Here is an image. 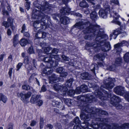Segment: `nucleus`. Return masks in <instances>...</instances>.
Segmentation results:
<instances>
[{
	"label": "nucleus",
	"instance_id": "nucleus-1",
	"mask_svg": "<svg viewBox=\"0 0 129 129\" xmlns=\"http://www.w3.org/2000/svg\"><path fill=\"white\" fill-rule=\"evenodd\" d=\"M37 1L38 4H36L35 6L39 10L35 11L33 14L32 17L37 19H39V17H42L41 19L42 25L48 26L51 24L50 17L44 12L48 13L52 7L45 0H37Z\"/></svg>",
	"mask_w": 129,
	"mask_h": 129
},
{
	"label": "nucleus",
	"instance_id": "nucleus-2",
	"mask_svg": "<svg viewBox=\"0 0 129 129\" xmlns=\"http://www.w3.org/2000/svg\"><path fill=\"white\" fill-rule=\"evenodd\" d=\"M94 98V97L93 95L89 94L81 96L79 98L80 100H82L81 104H84L83 106L81 105L82 107V110L89 113L84 115H83L82 114H81L80 117L82 119L87 121L90 120L91 117V113L92 114H102L105 115L108 114L107 112L104 110L96 108L95 107H92L88 105L85 104V102L91 103Z\"/></svg>",
	"mask_w": 129,
	"mask_h": 129
},
{
	"label": "nucleus",
	"instance_id": "nucleus-3",
	"mask_svg": "<svg viewBox=\"0 0 129 129\" xmlns=\"http://www.w3.org/2000/svg\"><path fill=\"white\" fill-rule=\"evenodd\" d=\"M88 25H89V26L86 28L83 31L84 34H87L84 36V39L86 40H90L93 39L94 36L96 37V39L98 35H95L94 33L95 31L98 32V35H100L101 33L100 31L101 29H100L99 25L91 24L89 22L86 21L84 22L82 21L77 23L73 26L79 29H82L84 28V26Z\"/></svg>",
	"mask_w": 129,
	"mask_h": 129
},
{
	"label": "nucleus",
	"instance_id": "nucleus-4",
	"mask_svg": "<svg viewBox=\"0 0 129 129\" xmlns=\"http://www.w3.org/2000/svg\"><path fill=\"white\" fill-rule=\"evenodd\" d=\"M95 31V35H98V32ZM101 33L98 35V37L95 39L96 42L91 45L97 50L101 48L102 50L106 52L109 50L111 48L109 42H106V40L108 39V36L104 33L103 29H101L100 31Z\"/></svg>",
	"mask_w": 129,
	"mask_h": 129
},
{
	"label": "nucleus",
	"instance_id": "nucleus-5",
	"mask_svg": "<svg viewBox=\"0 0 129 129\" xmlns=\"http://www.w3.org/2000/svg\"><path fill=\"white\" fill-rule=\"evenodd\" d=\"M115 82L114 78L109 77L106 79L105 82H104V84L101 85L100 88V90L99 89V87L96 85L93 88V89L95 90L94 95L97 97L99 98L101 100H105L104 95L102 92V91L105 94V96L108 98H110L111 96V94L109 93L103 88H104L109 89L112 88L114 86V83Z\"/></svg>",
	"mask_w": 129,
	"mask_h": 129
},
{
	"label": "nucleus",
	"instance_id": "nucleus-6",
	"mask_svg": "<svg viewBox=\"0 0 129 129\" xmlns=\"http://www.w3.org/2000/svg\"><path fill=\"white\" fill-rule=\"evenodd\" d=\"M109 12L110 13V17L115 18L116 19H118L119 16L118 13L112 10L109 11V9L108 8L106 9L105 10L100 9L99 12V15L102 18H105L107 17V14Z\"/></svg>",
	"mask_w": 129,
	"mask_h": 129
},
{
	"label": "nucleus",
	"instance_id": "nucleus-7",
	"mask_svg": "<svg viewBox=\"0 0 129 129\" xmlns=\"http://www.w3.org/2000/svg\"><path fill=\"white\" fill-rule=\"evenodd\" d=\"M39 58L42 60L43 59L45 62L49 63L50 65L52 67H54L57 66V64H55V63L54 62V60L53 59H52V58L51 57L50 55L49 56L43 57L44 56L42 55H40L39 54Z\"/></svg>",
	"mask_w": 129,
	"mask_h": 129
},
{
	"label": "nucleus",
	"instance_id": "nucleus-8",
	"mask_svg": "<svg viewBox=\"0 0 129 129\" xmlns=\"http://www.w3.org/2000/svg\"><path fill=\"white\" fill-rule=\"evenodd\" d=\"M31 93L30 92H28L26 93L24 92H22L20 93H18L17 94L18 97H20L21 100L23 102L28 99L31 96Z\"/></svg>",
	"mask_w": 129,
	"mask_h": 129
},
{
	"label": "nucleus",
	"instance_id": "nucleus-9",
	"mask_svg": "<svg viewBox=\"0 0 129 129\" xmlns=\"http://www.w3.org/2000/svg\"><path fill=\"white\" fill-rule=\"evenodd\" d=\"M70 0H62V1L63 3L66 6V7L62 8L60 10V13L62 15H63L66 14V13H69L70 11V9L69 8L67 5V3Z\"/></svg>",
	"mask_w": 129,
	"mask_h": 129
},
{
	"label": "nucleus",
	"instance_id": "nucleus-10",
	"mask_svg": "<svg viewBox=\"0 0 129 129\" xmlns=\"http://www.w3.org/2000/svg\"><path fill=\"white\" fill-rule=\"evenodd\" d=\"M114 91L116 94L120 95H122L124 93V88L120 86L115 87L114 89Z\"/></svg>",
	"mask_w": 129,
	"mask_h": 129
},
{
	"label": "nucleus",
	"instance_id": "nucleus-11",
	"mask_svg": "<svg viewBox=\"0 0 129 129\" xmlns=\"http://www.w3.org/2000/svg\"><path fill=\"white\" fill-rule=\"evenodd\" d=\"M111 104L113 105L114 103H118L121 102V99L118 96L114 95L111 98Z\"/></svg>",
	"mask_w": 129,
	"mask_h": 129
},
{
	"label": "nucleus",
	"instance_id": "nucleus-12",
	"mask_svg": "<svg viewBox=\"0 0 129 129\" xmlns=\"http://www.w3.org/2000/svg\"><path fill=\"white\" fill-rule=\"evenodd\" d=\"M58 77L54 74H52L51 76L49 77V83L53 84L58 81Z\"/></svg>",
	"mask_w": 129,
	"mask_h": 129
},
{
	"label": "nucleus",
	"instance_id": "nucleus-13",
	"mask_svg": "<svg viewBox=\"0 0 129 129\" xmlns=\"http://www.w3.org/2000/svg\"><path fill=\"white\" fill-rule=\"evenodd\" d=\"M91 76L90 74L85 72L81 74L80 77L83 80H89L90 79Z\"/></svg>",
	"mask_w": 129,
	"mask_h": 129
},
{
	"label": "nucleus",
	"instance_id": "nucleus-14",
	"mask_svg": "<svg viewBox=\"0 0 129 129\" xmlns=\"http://www.w3.org/2000/svg\"><path fill=\"white\" fill-rule=\"evenodd\" d=\"M40 95H33L32 96L30 99V102L32 104H35L37 102V101L40 98Z\"/></svg>",
	"mask_w": 129,
	"mask_h": 129
},
{
	"label": "nucleus",
	"instance_id": "nucleus-15",
	"mask_svg": "<svg viewBox=\"0 0 129 129\" xmlns=\"http://www.w3.org/2000/svg\"><path fill=\"white\" fill-rule=\"evenodd\" d=\"M60 21L61 23L66 25L70 22V19L68 17L63 16L60 18Z\"/></svg>",
	"mask_w": 129,
	"mask_h": 129
},
{
	"label": "nucleus",
	"instance_id": "nucleus-16",
	"mask_svg": "<svg viewBox=\"0 0 129 129\" xmlns=\"http://www.w3.org/2000/svg\"><path fill=\"white\" fill-rule=\"evenodd\" d=\"M121 33V31L119 29H117L114 30L113 32L110 35V37H112L113 39H115L117 36L118 35L120 34Z\"/></svg>",
	"mask_w": 129,
	"mask_h": 129
},
{
	"label": "nucleus",
	"instance_id": "nucleus-17",
	"mask_svg": "<svg viewBox=\"0 0 129 129\" xmlns=\"http://www.w3.org/2000/svg\"><path fill=\"white\" fill-rule=\"evenodd\" d=\"M31 41L29 40H27L25 39H21L20 41V45L22 46H24L27 44H30Z\"/></svg>",
	"mask_w": 129,
	"mask_h": 129
},
{
	"label": "nucleus",
	"instance_id": "nucleus-18",
	"mask_svg": "<svg viewBox=\"0 0 129 129\" xmlns=\"http://www.w3.org/2000/svg\"><path fill=\"white\" fill-rule=\"evenodd\" d=\"M52 71V69L49 67H45L43 71V72L44 74L48 75L51 73Z\"/></svg>",
	"mask_w": 129,
	"mask_h": 129
},
{
	"label": "nucleus",
	"instance_id": "nucleus-19",
	"mask_svg": "<svg viewBox=\"0 0 129 129\" xmlns=\"http://www.w3.org/2000/svg\"><path fill=\"white\" fill-rule=\"evenodd\" d=\"M105 57L104 54L99 53L95 55L93 57V59L95 60L98 59L101 61H102L105 58Z\"/></svg>",
	"mask_w": 129,
	"mask_h": 129
},
{
	"label": "nucleus",
	"instance_id": "nucleus-20",
	"mask_svg": "<svg viewBox=\"0 0 129 129\" xmlns=\"http://www.w3.org/2000/svg\"><path fill=\"white\" fill-rule=\"evenodd\" d=\"M96 120L100 121L99 124H106L109 122L108 119L104 118H97Z\"/></svg>",
	"mask_w": 129,
	"mask_h": 129
},
{
	"label": "nucleus",
	"instance_id": "nucleus-21",
	"mask_svg": "<svg viewBox=\"0 0 129 129\" xmlns=\"http://www.w3.org/2000/svg\"><path fill=\"white\" fill-rule=\"evenodd\" d=\"M87 87L86 85L83 84L81 85L80 87H77V89L78 90L80 89L82 92H85L87 91Z\"/></svg>",
	"mask_w": 129,
	"mask_h": 129
},
{
	"label": "nucleus",
	"instance_id": "nucleus-22",
	"mask_svg": "<svg viewBox=\"0 0 129 129\" xmlns=\"http://www.w3.org/2000/svg\"><path fill=\"white\" fill-rule=\"evenodd\" d=\"M90 70L92 71L93 73L95 74V70H97L98 69V65L95 63L92 64L90 67Z\"/></svg>",
	"mask_w": 129,
	"mask_h": 129
},
{
	"label": "nucleus",
	"instance_id": "nucleus-23",
	"mask_svg": "<svg viewBox=\"0 0 129 129\" xmlns=\"http://www.w3.org/2000/svg\"><path fill=\"white\" fill-rule=\"evenodd\" d=\"M74 81L73 78H70L68 80L65 84V85L68 87H70L72 85L73 82Z\"/></svg>",
	"mask_w": 129,
	"mask_h": 129
},
{
	"label": "nucleus",
	"instance_id": "nucleus-24",
	"mask_svg": "<svg viewBox=\"0 0 129 129\" xmlns=\"http://www.w3.org/2000/svg\"><path fill=\"white\" fill-rule=\"evenodd\" d=\"M79 6L80 7L83 8H87L89 7L88 5L84 0L80 2Z\"/></svg>",
	"mask_w": 129,
	"mask_h": 129
},
{
	"label": "nucleus",
	"instance_id": "nucleus-25",
	"mask_svg": "<svg viewBox=\"0 0 129 129\" xmlns=\"http://www.w3.org/2000/svg\"><path fill=\"white\" fill-rule=\"evenodd\" d=\"M35 76L36 75L35 74H32L29 78V81L30 82H31V80L34 79L36 81L38 85H39V82L38 81L37 78L35 77Z\"/></svg>",
	"mask_w": 129,
	"mask_h": 129
},
{
	"label": "nucleus",
	"instance_id": "nucleus-26",
	"mask_svg": "<svg viewBox=\"0 0 129 129\" xmlns=\"http://www.w3.org/2000/svg\"><path fill=\"white\" fill-rule=\"evenodd\" d=\"M22 89L26 90H30L31 91H32L33 92H34V91L32 87H30L29 86L25 84L23 85L22 86Z\"/></svg>",
	"mask_w": 129,
	"mask_h": 129
},
{
	"label": "nucleus",
	"instance_id": "nucleus-27",
	"mask_svg": "<svg viewBox=\"0 0 129 129\" xmlns=\"http://www.w3.org/2000/svg\"><path fill=\"white\" fill-rule=\"evenodd\" d=\"M34 27L36 28L37 29H38L42 25L41 24V23H40V22L38 21H35L34 23Z\"/></svg>",
	"mask_w": 129,
	"mask_h": 129
},
{
	"label": "nucleus",
	"instance_id": "nucleus-28",
	"mask_svg": "<svg viewBox=\"0 0 129 129\" xmlns=\"http://www.w3.org/2000/svg\"><path fill=\"white\" fill-rule=\"evenodd\" d=\"M122 46H121L119 43H118L114 45V47L115 50L117 52H120L121 51V47Z\"/></svg>",
	"mask_w": 129,
	"mask_h": 129
},
{
	"label": "nucleus",
	"instance_id": "nucleus-29",
	"mask_svg": "<svg viewBox=\"0 0 129 129\" xmlns=\"http://www.w3.org/2000/svg\"><path fill=\"white\" fill-rule=\"evenodd\" d=\"M124 61L126 63L129 62V52L126 53L123 56Z\"/></svg>",
	"mask_w": 129,
	"mask_h": 129
},
{
	"label": "nucleus",
	"instance_id": "nucleus-30",
	"mask_svg": "<svg viewBox=\"0 0 129 129\" xmlns=\"http://www.w3.org/2000/svg\"><path fill=\"white\" fill-rule=\"evenodd\" d=\"M122 59L120 57L117 58L116 60L115 64L117 66H120L122 63Z\"/></svg>",
	"mask_w": 129,
	"mask_h": 129
},
{
	"label": "nucleus",
	"instance_id": "nucleus-31",
	"mask_svg": "<svg viewBox=\"0 0 129 129\" xmlns=\"http://www.w3.org/2000/svg\"><path fill=\"white\" fill-rule=\"evenodd\" d=\"M97 16V13L95 11L92 12L90 14V17L92 20H95Z\"/></svg>",
	"mask_w": 129,
	"mask_h": 129
},
{
	"label": "nucleus",
	"instance_id": "nucleus-32",
	"mask_svg": "<svg viewBox=\"0 0 129 129\" xmlns=\"http://www.w3.org/2000/svg\"><path fill=\"white\" fill-rule=\"evenodd\" d=\"M13 19L12 18H9V23L10 26L12 30H13L15 28V27L13 25Z\"/></svg>",
	"mask_w": 129,
	"mask_h": 129
},
{
	"label": "nucleus",
	"instance_id": "nucleus-33",
	"mask_svg": "<svg viewBox=\"0 0 129 129\" xmlns=\"http://www.w3.org/2000/svg\"><path fill=\"white\" fill-rule=\"evenodd\" d=\"M62 87L61 85L59 84L56 83L53 86V88L54 89L56 90H59Z\"/></svg>",
	"mask_w": 129,
	"mask_h": 129
},
{
	"label": "nucleus",
	"instance_id": "nucleus-34",
	"mask_svg": "<svg viewBox=\"0 0 129 129\" xmlns=\"http://www.w3.org/2000/svg\"><path fill=\"white\" fill-rule=\"evenodd\" d=\"M7 100V99L6 96L3 94L0 93V101L1 100L4 103H5Z\"/></svg>",
	"mask_w": 129,
	"mask_h": 129
},
{
	"label": "nucleus",
	"instance_id": "nucleus-35",
	"mask_svg": "<svg viewBox=\"0 0 129 129\" xmlns=\"http://www.w3.org/2000/svg\"><path fill=\"white\" fill-rule=\"evenodd\" d=\"M56 71L57 73L61 74L65 70L62 67H60L56 69Z\"/></svg>",
	"mask_w": 129,
	"mask_h": 129
},
{
	"label": "nucleus",
	"instance_id": "nucleus-36",
	"mask_svg": "<svg viewBox=\"0 0 129 129\" xmlns=\"http://www.w3.org/2000/svg\"><path fill=\"white\" fill-rule=\"evenodd\" d=\"M129 127L128 123H125L120 126V129H128Z\"/></svg>",
	"mask_w": 129,
	"mask_h": 129
},
{
	"label": "nucleus",
	"instance_id": "nucleus-37",
	"mask_svg": "<svg viewBox=\"0 0 129 129\" xmlns=\"http://www.w3.org/2000/svg\"><path fill=\"white\" fill-rule=\"evenodd\" d=\"M52 50V48L50 47H47L45 48L44 49V51L46 54H51L50 51Z\"/></svg>",
	"mask_w": 129,
	"mask_h": 129
},
{
	"label": "nucleus",
	"instance_id": "nucleus-38",
	"mask_svg": "<svg viewBox=\"0 0 129 129\" xmlns=\"http://www.w3.org/2000/svg\"><path fill=\"white\" fill-rule=\"evenodd\" d=\"M112 126V129H120V126H119L117 124H113Z\"/></svg>",
	"mask_w": 129,
	"mask_h": 129
},
{
	"label": "nucleus",
	"instance_id": "nucleus-39",
	"mask_svg": "<svg viewBox=\"0 0 129 129\" xmlns=\"http://www.w3.org/2000/svg\"><path fill=\"white\" fill-rule=\"evenodd\" d=\"M56 106L59 108H61L62 107V104L61 103L56 101L55 102Z\"/></svg>",
	"mask_w": 129,
	"mask_h": 129
},
{
	"label": "nucleus",
	"instance_id": "nucleus-40",
	"mask_svg": "<svg viewBox=\"0 0 129 129\" xmlns=\"http://www.w3.org/2000/svg\"><path fill=\"white\" fill-rule=\"evenodd\" d=\"M119 43L122 47L124 45L128 46L129 45L128 43L125 40L122 41L120 43Z\"/></svg>",
	"mask_w": 129,
	"mask_h": 129
},
{
	"label": "nucleus",
	"instance_id": "nucleus-41",
	"mask_svg": "<svg viewBox=\"0 0 129 129\" xmlns=\"http://www.w3.org/2000/svg\"><path fill=\"white\" fill-rule=\"evenodd\" d=\"M50 56L51 57L52 59H54L57 60H59L60 59V58L59 57V56L58 55H53L51 54L50 55Z\"/></svg>",
	"mask_w": 129,
	"mask_h": 129
},
{
	"label": "nucleus",
	"instance_id": "nucleus-42",
	"mask_svg": "<svg viewBox=\"0 0 129 129\" xmlns=\"http://www.w3.org/2000/svg\"><path fill=\"white\" fill-rule=\"evenodd\" d=\"M67 87L65 86L62 87V88L61 89V91L62 92H63V94H66V93L68 89Z\"/></svg>",
	"mask_w": 129,
	"mask_h": 129
},
{
	"label": "nucleus",
	"instance_id": "nucleus-43",
	"mask_svg": "<svg viewBox=\"0 0 129 129\" xmlns=\"http://www.w3.org/2000/svg\"><path fill=\"white\" fill-rule=\"evenodd\" d=\"M64 102L69 106H70L72 104V101L68 99H66L64 101Z\"/></svg>",
	"mask_w": 129,
	"mask_h": 129
},
{
	"label": "nucleus",
	"instance_id": "nucleus-44",
	"mask_svg": "<svg viewBox=\"0 0 129 129\" xmlns=\"http://www.w3.org/2000/svg\"><path fill=\"white\" fill-rule=\"evenodd\" d=\"M74 122L76 124H80L81 121L78 117H77L74 119Z\"/></svg>",
	"mask_w": 129,
	"mask_h": 129
},
{
	"label": "nucleus",
	"instance_id": "nucleus-45",
	"mask_svg": "<svg viewBox=\"0 0 129 129\" xmlns=\"http://www.w3.org/2000/svg\"><path fill=\"white\" fill-rule=\"evenodd\" d=\"M44 123V119L43 118H41L40 120V128L41 129L43 127Z\"/></svg>",
	"mask_w": 129,
	"mask_h": 129
},
{
	"label": "nucleus",
	"instance_id": "nucleus-46",
	"mask_svg": "<svg viewBox=\"0 0 129 129\" xmlns=\"http://www.w3.org/2000/svg\"><path fill=\"white\" fill-rule=\"evenodd\" d=\"M113 105L114 106H115L116 109H119L122 108V106L118 104L114 103Z\"/></svg>",
	"mask_w": 129,
	"mask_h": 129
},
{
	"label": "nucleus",
	"instance_id": "nucleus-47",
	"mask_svg": "<svg viewBox=\"0 0 129 129\" xmlns=\"http://www.w3.org/2000/svg\"><path fill=\"white\" fill-rule=\"evenodd\" d=\"M56 129H62V126L60 123H57L55 125Z\"/></svg>",
	"mask_w": 129,
	"mask_h": 129
},
{
	"label": "nucleus",
	"instance_id": "nucleus-48",
	"mask_svg": "<svg viewBox=\"0 0 129 129\" xmlns=\"http://www.w3.org/2000/svg\"><path fill=\"white\" fill-rule=\"evenodd\" d=\"M2 14L4 16L7 17L8 15V12L6 10H5L4 9H3L2 11Z\"/></svg>",
	"mask_w": 129,
	"mask_h": 129
},
{
	"label": "nucleus",
	"instance_id": "nucleus-49",
	"mask_svg": "<svg viewBox=\"0 0 129 129\" xmlns=\"http://www.w3.org/2000/svg\"><path fill=\"white\" fill-rule=\"evenodd\" d=\"M75 92V91L72 90H69L68 91V94L71 96L73 95H74Z\"/></svg>",
	"mask_w": 129,
	"mask_h": 129
},
{
	"label": "nucleus",
	"instance_id": "nucleus-50",
	"mask_svg": "<svg viewBox=\"0 0 129 129\" xmlns=\"http://www.w3.org/2000/svg\"><path fill=\"white\" fill-rule=\"evenodd\" d=\"M62 59L64 60L68 61L69 60V58L64 55H62L61 56Z\"/></svg>",
	"mask_w": 129,
	"mask_h": 129
},
{
	"label": "nucleus",
	"instance_id": "nucleus-51",
	"mask_svg": "<svg viewBox=\"0 0 129 129\" xmlns=\"http://www.w3.org/2000/svg\"><path fill=\"white\" fill-rule=\"evenodd\" d=\"M58 51V49L56 48H54L52 50H51V53H57Z\"/></svg>",
	"mask_w": 129,
	"mask_h": 129
},
{
	"label": "nucleus",
	"instance_id": "nucleus-52",
	"mask_svg": "<svg viewBox=\"0 0 129 129\" xmlns=\"http://www.w3.org/2000/svg\"><path fill=\"white\" fill-rule=\"evenodd\" d=\"M125 99L127 101L129 102V92L125 94L124 96Z\"/></svg>",
	"mask_w": 129,
	"mask_h": 129
},
{
	"label": "nucleus",
	"instance_id": "nucleus-53",
	"mask_svg": "<svg viewBox=\"0 0 129 129\" xmlns=\"http://www.w3.org/2000/svg\"><path fill=\"white\" fill-rule=\"evenodd\" d=\"M24 62L26 64H27L29 63V60L28 57L26 56L25 57L24 60Z\"/></svg>",
	"mask_w": 129,
	"mask_h": 129
},
{
	"label": "nucleus",
	"instance_id": "nucleus-54",
	"mask_svg": "<svg viewBox=\"0 0 129 129\" xmlns=\"http://www.w3.org/2000/svg\"><path fill=\"white\" fill-rule=\"evenodd\" d=\"M115 64H113L110 66V67L109 70L111 71H114L116 68V66Z\"/></svg>",
	"mask_w": 129,
	"mask_h": 129
},
{
	"label": "nucleus",
	"instance_id": "nucleus-55",
	"mask_svg": "<svg viewBox=\"0 0 129 129\" xmlns=\"http://www.w3.org/2000/svg\"><path fill=\"white\" fill-rule=\"evenodd\" d=\"M30 2H26L25 4V6L27 10L29 9L30 7Z\"/></svg>",
	"mask_w": 129,
	"mask_h": 129
},
{
	"label": "nucleus",
	"instance_id": "nucleus-56",
	"mask_svg": "<svg viewBox=\"0 0 129 129\" xmlns=\"http://www.w3.org/2000/svg\"><path fill=\"white\" fill-rule=\"evenodd\" d=\"M68 75V73L66 72H64L63 73H62L60 74V76L62 77H65Z\"/></svg>",
	"mask_w": 129,
	"mask_h": 129
},
{
	"label": "nucleus",
	"instance_id": "nucleus-57",
	"mask_svg": "<svg viewBox=\"0 0 129 129\" xmlns=\"http://www.w3.org/2000/svg\"><path fill=\"white\" fill-rule=\"evenodd\" d=\"M112 22V23L117 24L119 26H120L121 25V23L118 21L113 20Z\"/></svg>",
	"mask_w": 129,
	"mask_h": 129
},
{
	"label": "nucleus",
	"instance_id": "nucleus-58",
	"mask_svg": "<svg viewBox=\"0 0 129 129\" xmlns=\"http://www.w3.org/2000/svg\"><path fill=\"white\" fill-rule=\"evenodd\" d=\"M22 65V63H19L17 66L16 67L17 68V69L16 70L17 71H18L20 69V68L21 66Z\"/></svg>",
	"mask_w": 129,
	"mask_h": 129
},
{
	"label": "nucleus",
	"instance_id": "nucleus-59",
	"mask_svg": "<svg viewBox=\"0 0 129 129\" xmlns=\"http://www.w3.org/2000/svg\"><path fill=\"white\" fill-rule=\"evenodd\" d=\"M41 34V35H40L41 36H42L41 37V38H45L46 37V33L45 32H42L41 33H40Z\"/></svg>",
	"mask_w": 129,
	"mask_h": 129
},
{
	"label": "nucleus",
	"instance_id": "nucleus-60",
	"mask_svg": "<svg viewBox=\"0 0 129 129\" xmlns=\"http://www.w3.org/2000/svg\"><path fill=\"white\" fill-rule=\"evenodd\" d=\"M28 52L30 54H31L34 53V51L33 49V47H30L28 49Z\"/></svg>",
	"mask_w": 129,
	"mask_h": 129
},
{
	"label": "nucleus",
	"instance_id": "nucleus-61",
	"mask_svg": "<svg viewBox=\"0 0 129 129\" xmlns=\"http://www.w3.org/2000/svg\"><path fill=\"white\" fill-rule=\"evenodd\" d=\"M37 103L38 105L39 106L42 105L43 104V102L42 100H39L37 101Z\"/></svg>",
	"mask_w": 129,
	"mask_h": 129
},
{
	"label": "nucleus",
	"instance_id": "nucleus-62",
	"mask_svg": "<svg viewBox=\"0 0 129 129\" xmlns=\"http://www.w3.org/2000/svg\"><path fill=\"white\" fill-rule=\"evenodd\" d=\"M3 25L4 26L5 28H7L8 27V23L7 21H4L3 23Z\"/></svg>",
	"mask_w": 129,
	"mask_h": 129
},
{
	"label": "nucleus",
	"instance_id": "nucleus-63",
	"mask_svg": "<svg viewBox=\"0 0 129 129\" xmlns=\"http://www.w3.org/2000/svg\"><path fill=\"white\" fill-rule=\"evenodd\" d=\"M73 129H81L80 125H76L73 127Z\"/></svg>",
	"mask_w": 129,
	"mask_h": 129
},
{
	"label": "nucleus",
	"instance_id": "nucleus-64",
	"mask_svg": "<svg viewBox=\"0 0 129 129\" xmlns=\"http://www.w3.org/2000/svg\"><path fill=\"white\" fill-rule=\"evenodd\" d=\"M46 127L49 129H52L53 128V125L50 124H47L46 125Z\"/></svg>",
	"mask_w": 129,
	"mask_h": 129
}]
</instances>
